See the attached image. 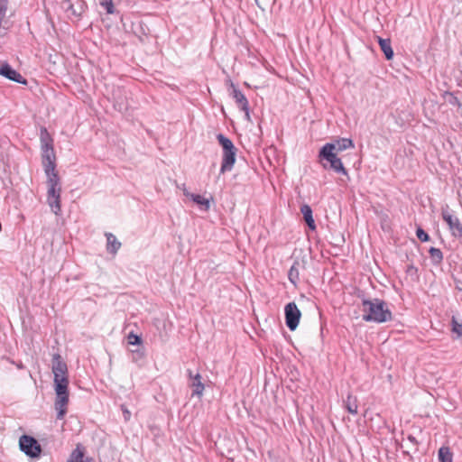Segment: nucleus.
I'll return each instance as SVG.
<instances>
[{
	"label": "nucleus",
	"mask_w": 462,
	"mask_h": 462,
	"mask_svg": "<svg viewBox=\"0 0 462 462\" xmlns=\"http://www.w3.org/2000/svg\"><path fill=\"white\" fill-rule=\"evenodd\" d=\"M407 439H408V440H409L410 442H411L412 444H414V445H418V441H417V439H416V438H415L414 436H412V435H409Z\"/></svg>",
	"instance_id": "obj_35"
},
{
	"label": "nucleus",
	"mask_w": 462,
	"mask_h": 462,
	"mask_svg": "<svg viewBox=\"0 0 462 462\" xmlns=\"http://www.w3.org/2000/svg\"><path fill=\"white\" fill-rule=\"evenodd\" d=\"M362 319L367 322L384 323L393 319V314L387 303L378 298L362 300Z\"/></svg>",
	"instance_id": "obj_2"
},
{
	"label": "nucleus",
	"mask_w": 462,
	"mask_h": 462,
	"mask_svg": "<svg viewBox=\"0 0 462 462\" xmlns=\"http://www.w3.org/2000/svg\"><path fill=\"white\" fill-rule=\"evenodd\" d=\"M344 407L349 413L356 415L358 409L356 398L348 394L346 399L344 401Z\"/></svg>",
	"instance_id": "obj_18"
},
{
	"label": "nucleus",
	"mask_w": 462,
	"mask_h": 462,
	"mask_svg": "<svg viewBox=\"0 0 462 462\" xmlns=\"http://www.w3.org/2000/svg\"><path fill=\"white\" fill-rule=\"evenodd\" d=\"M106 250L112 254H116L121 247V243L116 239V236L112 233H106Z\"/></svg>",
	"instance_id": "obj_15"
},
{
	"label": "nucleus",
	"mask_w": 462,
	"mask_h": 462,
	"mask_svg": "<svg viewBox=\"0 0 462 462\" xmlns=\"http://www.w3.org/2000/svg\"><path fill=\"white\" fill-rule=\"evenodd\" d=\"M193 202L198 204L203 210L208 211L210 208V199L202 197L201 195H190Z\"/></svg>",
	"instance_id": "obj_22"
},
{
	"label": "nucleus",
	"mask_w": 462,
	"mask_h": 462,
	"mask_svg": "<svg viewBox=\"0 0 462 462\" xmlns=\"http://www.w3.org/2000/svg\"><path fill=\"white\" fill-rule=\"evenodd\" d=\"M456 288H457V290H459V291H462V283H460V284H457V285H456Z\"/></svg>",
	"instance_id": "obj_36"
},
{
	"label": "nucleus",
	"mask_w": 462,
	"mask_h": 462,
	"mask_svg": "<svg viewBox=\"0 0 462 462\" xmlns=\"http://www.w3.org/2000/svg\"><path fill=\"white\" fill-rule=\"evenodd\" d=\"M99 4L106 9L107 14H112L116 12L113 0H99Z\"/></svg>",
	"instance_id": "obj_27"
},
{
	"label": "nucleus",
	"mask_w": 462,
	"mask_h": 462,
	"mask_svg": "<svg viewBox=\"0 0 462 462\" xmlns=\"http://www.w3.org/2000/svg\"><path fill=\"white\" fill-rule=\"evenodd\" d=\"M300 212H301L303 218H304L307 226H309V228L311 230H315L316 224H315V221H314V218L312 216L311 208L309 205L304 204L300 207Z\"/></svg>",
	"instance_id": "obj_16"
},
{
	"label": "nucleus",
	"mask_w": 462,
	"mask_h": 462,
	"mask_svg": "<svg viewBox=\"0 0 462 462\" xmlns=\"http://www.w3.org/2000/svg\"><path fill=\"white\" fill-rule=\"evenodd\" d=\"M232 92L230 95L235 99L237 106L245 113V117L247 121H251L249 102L245 96L238 89L234 83L231 82Z\"/></svg>",
	"instance_id": "obj_9"
},
{
	"label": "nucleus",
	"mask_w": 462,
	"mask_h": 462,
	"mask_svg": "<svg viewBox=\"0 0 462 462\" xmlns=\"http://www.w3.org/2000/svg\"><path fill=\"white\" fill-rule=\"evenodd\" d=\"M441 216L443 220L448 224L451 235L455 237L462 238V223L457 216L452 214L448 205L442 207Z\"/></svg>",
	"instance_id": "obj_6"
},
{
	"label": "nucleus",
	"mask_w": 462,
	"mask_h": 462,
	"mask_svg": "<svg viewBox=\"0 0 462 462\" xmlns=\"http://www.w3.org/2000/svg\"><path fill=\"white\" fill-rule=\"evenodd\" d=\"M128 343L130 345H140L142 343V338H141V337H139L134 333H130L128 335Z\"/></svg>",
	"instance_id": "obj_29"
},
{
	"label": "nucleus",
	"mask_w": 462,
	"mask_h": 462,
	"mask_svg": "<svg viewBox=\"0 0 462 462\" xmlns=\"http://www.w3.org/2000/svg\"><path fill=\"white\" fill-rule=\"evenodd\" d=\"M40 142L41 144L46 143H53V139L49 134L46 127H42L40 131Z\"/></svg>",
	"instance_id": "obj_26"
},
{
	"label": "nucleus",
	"mask_w": 462,
	"mask_h": 462,
	"mask_svg": "<svg viewBox=\"0 0 462 462\" xmlns=\"http://www.w3.org/2000/svg\"><path fill=\"white\" fill-rule=\"evenodd\" d=\"M319 162L325 170L347 175V171L344 167L341 159L337 156V152H336V145L332 143H327L321 147L319 152Z\"/></svg>",
	"instance_id": "obj_3"
},
{
	"label": "nucleus",
	"mask_w": 462,
	"mask_h": 462,
	"mask_svg": "<svg viewBox=\"0 0 462 462\" xmlns=\"http://www.w3.org/2000/svg\"><path fill=\"white\" fill-rule=\"evenodd\" d=\"M79 6L76 8L71 0H64L62 3L63 9L70 15L79 17L83 12V4L78 1Z\"/></svg>",
	"instance_id": "obj_14"
},
{
	"label": "nucleus",
	"mask_w": 462,
	"mask_h": 462,
	"mask_svg": "<svg viewBox=\"0 0 462 462\" xmlns=\"http://www.w3.org/2000/svg\"><path fill=\"white\" fill-rule=\"evenodd\" d=\"M438 457L439 462H452L453 454L448 447L443 446L439 449Z\"/></svg>",
	"instance_id": "obj_21"
},
{
	"label": "nucleus",
	"mask_w": 462,
	"mask_h": 462,
	"mask_svg": "<svg viewBox=\"0 0 462 462\" xmlns=\"http://www.w3.org/2000/svg\"><path fill=\"white\" fill-rule=\"evenodd\" d=\"M17 367H18L19 369H23V364H18V365H17Z\"/></svg>",
	"instance_id": "obj_38"
},
{
	"label": "nucleus",
	"mask_w": 462,
	"mask_h": 462,
	"mask_svg": "<svg viewBox=\"0 0 462 462\" xmlns=\"http://www.w3.org/2000/svg\"><path fill=\"white\" fill-rule=\"evenodd\" d=\"M114 106L116 109H117L120 112H123L126 109V105L123 102H116L114 104Z\"/></svg>",
	"instance_id": "obj_33"
},
{
	"label": "nucleus",
	"mask_w": 462,
	"mask_h": 462,
	"mask_svg": "<svg viewBox=\"0 0 462 462\" xmlns=\"http://www.w3.org/2000/svg\"><path fill=\"white\" fill-rule=\"evenodd\" d=\"M41 149H42V165L56 162V154L54 152L53 143H46L41 144Z\"/></svg>",
	"instance_id": "obj_12"
},
{
	"label": "nucleus",
	"mask_w": 462,
	"mask_h": 462,
	"mask_svg": "<svg viewBox=\"0 0 462 462\" xmlns=\"http://www.w3.org/2000/svg\"><path fill=\"white\" fill-rule=\"evenodd\" d=\"M51 368L55 379L68 378V366L60 354H54L51 360Z\"/></svg>",
	"instance_id": "obj_10"
},
{
	"label": "nucleus",
	"mask_w": 462,
	"mask_h": 462,
	"mask_svg": "<svg viewBox=\"0 0 462 462\" xmlns=\"http://www.w3.org/2000/svg\"><path fill=\"white\" fill-rule=\"evenodd\" d=\"M334 144L336 145V152H339L348 148L354 147L353 141L348 138H342L340 140H337Z\"/></svg>",
	"instance_id": "obj_24"
},
{
	"label": "nucleus",
	"mask_w": 462,
	"mask_h": 462,
	"mask_svg": "<svg viewBox=\"0 0 462 462\" xmlns=\"http://www.w3.org/2000/svg\"><path fill=\"white\" fill-rule=\"evenodd\" d=\"M121 410L123 411L125 420H126V421L129 420L131 418V412L128 411V409L125 405L121 406Z\"/></svg>",
	"instance_id": "obj_32"
},
{
	"label": "nucleus",
	"mask_w": 462,
	"mask_h": 462,
	"mask_svg": "<svg viewBox=\"0 0 462 462\" xmlns=\"http://www.w3.org/2000/svg\"><path fill=\"white\" fill-rule=\"evenodd\" d=\"M378 43L386 60H392L393 57V51L391 46L390 39H383L381 37H378Z\"/></svg>",
	"instance_id": "obj_17"
},
{
	"label": "nucleus",
	"mask_w": 462,
	"mask_h": 462,
	"mask_svg": "<svg viewBox=\"0 0 462 462\" xmlns=\"http://www.w3.org/2000/svg\"><path fill=\"white\" fill-rule=\"evenodd\" d=\"M406 273L411 276H417L418 275V268L415 267L413 264L407 265L406 268Z\"/></svg>",
	"instance_id": "obj_31"
},
{
	"label": "nucleus",
	"mask_w": 462,
	"mask_h": 462,
	"mask_svg": "<svg viewBox=\"0 0 462 462\" xmlns=\"http://www.w3.org/2000/svg\"><path fill=\"white\" fill-rule=\"evenodd\" d=\"M300 263L299 261H295L293 264L291 266L289 272H288V279L289 281L293 284L297 285L299 280H300Z\"/></svg>",
	"instance_id": "obj_19"
},
{
	"label": "nucleus",
	"mask_w": 462,
	"mask_h": 462,
	"mask_svg": "<svg viewBox=\"0 0 462 462\" xmlns=\"http://www.w3.org/2000/svg\"><path fill=\"white\" fill-rule=\"evenodd\" d=\"M456 288H457V290H459V291H462V283H460V284H457V285H456Z\"/></svg>",
	"instance_id": "obj_37"
},
{
	"label": "nucleus",
	"mask_w": 462,
	"mask_h": 462,
	"mask_svg": "<svg viewBox=\"0 0 462 462\" xmlns=\"http://www.w3.org/2000/svg\"><path fill=\"white\" fill-rule=\"evenodd\" d=\"M45 175L47 177L46 184L47 190V202L55 215H59L61 210L60 206V194H61V182L59 173L56 170V162L42 165Z\"/></svg>",
	"instance_id": "obj_1"
},
{
	"label": "nucleus",
	"mask_w": 462,
	"mask_h": 462,
	"mask_svg": "<svg viewBox=\"0 0 462 462\" xmlns=\"http://www.w3.org/2000/svg\"><path fill=\"white\" fill-rule=\"evenodd\" d=\"M69 379L60 378L54 380V389L56 393V399L54 408L57 411V419L62 420L67 411L69 404Z\"/></svg>",
	"instance_id": "obj_4"
},
{
	"label": "nucleus",
	"mask_w": 462,
	"mask_h": 462,
	"mask_svg": "<svg viewBox=\"0 0 462 462\" xmlns=\"http://www.w3.org/2000/svg\"><path fill=\"white\" fill-rule=\"evenodd\" d=\"M416 236L421 242H427L430 240V236L421 227L417 228Z\"/></svg>",
	"instance_id": "obj_28"
},
{
	"label": "nucleus",
	"mask_w": 462,
	"mask_h": 462,
	"mask_svg": "<svg viewBox=\"0 0 462 462\" xmlns=\"http://www.w3.org/2000/svg\"><path fill=\"white\" fill-rule=\"evenodd\" d=\"M447 96L448 97V102L450 105L457 106H461V103H460L459 99L453 93L448 92Z\"/></svg>",
	"instance_id": "obj_30"
},
{
	"label": "nucleus",
	"mask_w": 462,
	"mask_h": 462,
	"mask_svg": "<svg viewBox=\"0 0 462 462\" xmlns=\"http://www.w3.org/2000/svg\"><path fill=\"white\" fill-rule=\"evenodd\" d=\"M451 331L456 334V337H462V320L457 319L455 316L451 319Z\"/></svg>",
	"instance_id": "obj_25"
},
{
	"label": "nucleus",
	"mask_w": 462,
	"mask_h": 462,
	"mask_svg": "<svg viewBox=\"0 0 462 462\" xmlns=\"http://www.w3.org/2000/svg\"><path fill=\"white\" fill-rule=\"evenodd\" d=\"M19 446L23 452L31 457L40 456L42 448L38 441L31 436L23 435L19 439Z\"/></svg>",
	"instance_id": "obj_8"
},
{
	"label": "nucleus",
	"mask_w": 462,
	"mask_h": 462,
	"mask_svg": "<svg viewBox=\"0 0 462 462\" xmlns=\"http://www.w3.org/2000/svg\"><path fill=\"white\" fill-rule=\"evenodd\" d=\"M217 139L223 149L220 171L224 173L233 169L236 160L237 149L235 147L233 142L223 134H218Z\"/></svg>",
	"instance_id": "obj_5"
},
{
	"label": "nucleus",
	"mask_w": 462,
	"mask_h": 462,
	"mask_svg": "<svg viewBox=\"0 0 462 462\" xmlns=\"http://www.w3.org/2000/svg\"><path fill=\"white\" fill-rule=\"evenodd\" d=\"M68 462H88V459L85 458L84 448L80 445L72 451Z\"/></svg>",
	"instance_id": "obj_20"
},
{
	"label": "nucleus",
	"mask_w": 462,
	"mask_h": 462,
	"mask_svg": "<svg viewBox=\"0 0 462 462\" xmlns=\"http://www.w3.org/2000/svg\"><path fill=\"white\" fill-rule=\"evenodd\" d=\"M430 257L434 265H439L443 261V253L440 249L436 247H430L429 250Z\"/></svg>",
	"instance_id": "obj_23"
},
{
	"label": "nucleus",
	"mask_w": 462,
	"mask_h": 462,
	"mask_svg": "<svg viewBox=\"0 0 462 462\" xmlns=\"http://www.w3.org/2000/svg\"><path fill=\"white\" fill-rule=\"evenodd\" d=\"M188 375L190 380V387L193 388L192 396L197 395L200 397L205 389V386L201 382V375L199 373L193 374L191 370H188Z\"/></svg>",
	"instance_id": "obj_13"
},
{
	"label": "nucleus",
	"mask_w": 462,
	"mask_h": 462,
	"mask_svg": "<svg viewBox=\"0 0 462 462\" xmlns=\"http://www.w3.org/2000/svg\"><path fill=\"white\" fill-rule=\"evenodd\" d=\"M0 75L17 83L26 84V79L8 63H0Z\"/></svg>",
	"instance_id": "obj_11"
},
{
	"label": "nucleus",
	"mask_w": 462,
	"mask_h": 462,
	"mask_svg": "<svg viewBox=\"0 0 462 462\" xmlns=\"http://www.w3.org/2000/svg\"><path fill=\"white\" fill-rule=\"evenodd\" d=\"M285 324L291 331H294L300 322L301 312L294 301L289 302L284 308Z\"/></svg>",
	"instance_id": "obj_7"
},
{
	"label": "nucleus",
	"mask_w": 462,
	"mask_h": 462,
	"mask_svg": "<svg viewBox=\"0 0 462 462\" xmlns=\"http://www.w3.org/2000/svg\"><path fill=\"white\" fill-rule=\"evenodd\" d=\"M181 189H182V191H183L184 196H186V197H188V198H190V195H194L193 193H190V192L187 189V188H186L185 184H183V185H182Z\"/></svg>",
	"instance_id": "obj_34"
}]
</instances>
